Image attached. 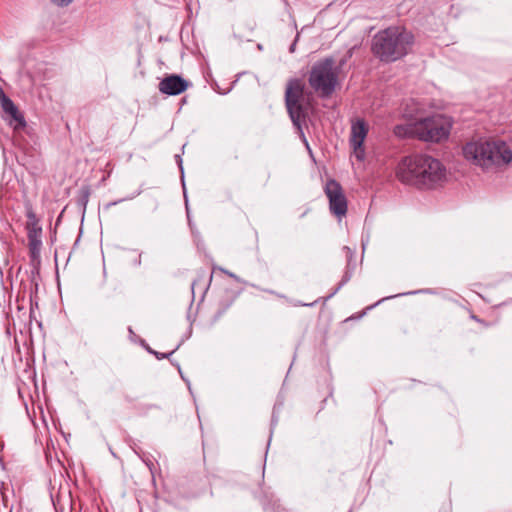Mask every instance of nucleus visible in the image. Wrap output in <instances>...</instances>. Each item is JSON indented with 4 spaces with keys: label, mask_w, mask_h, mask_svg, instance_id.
Instances as JSON below:
<instances>
[{
    "label": "nucleus",
    "mask_w": 512,
    "mask_h": 512,
    "mask_svg": "<svg viewBox=\"0 0 512 512\" xmlns=\"http://www.w3.org/2000/svg\"><path fill=\"white\" fill-rule=\"evenodd\" d=\"M446 175L443 164L429 155L407 156L398 164L396 176L402 183L418 188H433L442 182Z\"/></svg>",
    "instance_id": "obj_1"
},
{
    "label": "nucleus",
    "mask_w": 512,
    "mask_h": 512,
    "mask_svg": "<svg viewBox=\"0 0 512 512\" xmlns=\"http://www.w3.org/2000/svg\"><path fill=\"white\" fill-rule=\"evenodd\" d=\"M464 158L483 169L502 167L512 161V150L503 141L477 140L463 147Z\"/></svg>",
    "instance_id": "obj_2"
},
{
    "label": "nucleus",
    "mask_w": 512,
    "mask_h": 512,
    "mask_svg": "<svg viewBox=\"0 0 512 512\" xmlns=\"http://www.w3.org/2000/svg\"><path fill=\"white\" fill-rule=\"evenodd\" d=\"M413 42L411 32L401 27H388L373 37L371 50L381 61L393 62L405 56Z\"/></svg>",
    "instance_id": "obj_3"
},
{
    "label": "nucleus",
    "mask_w": 512,
    "mask_h": 512,
    "mask_svg": "<svg viewBox=\"0 0 512 512\" xmlns=\"http://www.w3.org/2000/svg\"><path fill=\"white\" fill-rule=\"evenodd\" d=\"M310 95L305 91L302 79L291 78L285 89V106L294 126L301 129L306 119L307 107L310 105Z\"/></svg>",
    "instance_id": "obj_4"
},
{
    "label": "nucleus",
    "mask_w": 512,
    "mask_h": 512,
    "mask_svg": "<svg viewBox=\"0 0 512 512\" xmlns=\"http://www.w3.org/2000/svg\"><path fill=\"white\" fill-rule=\"evenodd\" d=\"M308 83L322 98L331 96L338 84L334 59L327 57L315 62L309 72Z\"/></svg>",
    "instance_id": "obj_5"
},
{
    "label": "nucleus",
    "mask_w": 512,
    "mask_h": 512,
    "mask_svg": "<svg viewBox=\"0 0 512 512\" xmlns=\"http://www.w3.org/2000/svg\"><path fill=\"white\" fill-rule=\"evenodd\" d=\"M451 123L442 115L416 120V138L425 142H440L450 134Z\"/></svg>",
    "instance_id": "obj_6"
},
{
    "label": "nucleus",
    "mask_w": 512,
    "mask_h": 512,
    "mask_svg": "<svg viewBox=\"0 0 512 512\" xmlns=\"http://www.w3.org/2000/svg\"><path fill=\"white\" fill-rule=\"evenodd\" d=\"M0 106L3 112L2 118L7 124L18 132L27 126V122L23 113L15 105V103L5 94L4 90L0 87Z\"/></svg>",
    "instance_id": "obj_7"
},
{
    "label": "nucleus",
    "mask_w": 512,
    "mask_h": 512,
    "mask_svg": "<svg viewBox=\"0 0 512 512\" xmlns=\"http://www.w3.org/2000/svg\"><path fill=\"white\" fill-rule=\"evenodd\" d=\"M325 194L329 199V209L333 215L342 218L347 213V199L341 185L336 180H328Z\"/></svg>",
    "instance_id": "obj_8"
},
{
    "label": "nucleus",
    "mask_w": 512,
    "mask_h": 512,
    "mask_svg": "<svg viewBox=\"0 0 512 512\" xmlns=\"http://www.w3.org/2000/svg\"><path fill=\"white\" fill-rule=\"evenodd\" d=\"M368 133V126L363 119H357L352 123L350 145L354 150V154L358 160H363L365 157V150L363 147L364 140Z\"/></svg>",
    "instance_id": "obj_9"
},
{
    "label": "nucleus",
    "mask_w": 512,
    "mask_h": 512,
    "mask_svg": "<svg viewBox=\"0 0 512 512\" xmlns=\"http://www.w3.org/2000/svg\"><path fill=\"white\" fill-rule=\"evenodd\" d=\"M188 88V82L179 75H169L159 83V91L166 95H179Z\"/></svg>",
    "instance_id": "obj_10"
},
{
    "label": "nucleus",
    "mask_w": 512,
    "mask_h": 512,
    "mask_svg": "<svg viewBox=\"0 0 512 512\" xmlns=\"http://www.w3.org/2000/svg\"><path fill=\"white\" fill-rule=\"evenodd\" d=\"M26 230L28 240H39L42 237V227L40 220L36 216L31 205L26 207Z\"/></svg>",
    "instance_id": "obj_11"
},
{
    "label": "nucleus",
    "mask_w": 512,
    "mask_h": 512,
    "mask_svg": "<svg viewBox=\"0 0 512 512\" xmlns=\"http://www.w3.org/2000/svg\"><path fill=\"white\" fill-rule=\"evenodd\" d=\"M394 134L399 138H416V121L409 124H399L394 127Z\"/></svg>",
    "instance_id": "obj_12"
},
{
    "label": "nucleus",
    "mask_w": 512,
    "mask_h": 512,
    "mask_svg": "<svg viewBox=\"0 0 512 512\" xmlns=\"http://www.w3.org/2000/svg\"><path fill=\"white\" fill-rule=\"evenodd\" d=\"M234 299L235 297L232 292H226L224 297L219 300L215 317L220 318L232 306Z\"/></svg>",
    "instance_id": "obj_13"
},
{
    "label": "nucleus",
    "mask_w": 512,
    "mask_h": 512,
    "mask_svg": "<svg viewBox=\"0 0 512 512\" xmlns=\"http://www.w3.org/2000/svg\"><path fill=\"white\" fill-rule=\"evenodd\" d=\"M28 247L30 252V257L32 260H36L40 256L41 248H42V240H28Z\"/></svg>",
    "instance_id": "obj_14"
},
{
    "label": "nucleus",
    "mask_w": 512,
    "mask_h": 512,
    "mask_svg": "<svg viewBox=\"0 0 512 512\" xmlns=\"http://www.w3.org/2000/svg\"><path fill=\"white\" fill-rule=\"evenodd\" d=\"M206 282V274L204 271H199L198 272V276H197V279H195L193 282H192V291H194L195 287L196 286H199L201 284H204Z\"/></svg>",
    "instance_id": "obj_15"
},
{
    "label": "nucleus",
    "mask_w": 512,
    "mask_h": 512,
    "mask_svg": "<svg viewBox=\"0 0 512 512\" xmlns=\"http://www.w3.org/2000/svg\"><path fill=\"white\" fill-rule=\"evenodd\" d=\"M51 1H52V3H54L55 5H57L59 7H66L70 3L73 2V0H51Z\"/></svg>",
    "instance_id": "obj_16"
},
{
    "label": "nucleus",
    "mask_w": 512,
    "mask_h": 512,
    "mask_svg": "<svg viewBox=\"0 0 512 512\" xmlns=\"http://www.w3.org/2000/svg\"><path fill=\"white\" fill-rule=\"evenodd\" d=\"M175 350L171 351L170 353H160V352H153V355L156 356L157 359H164L168 358L170 355L174 353Z\"/></svg>",
    "instance_id": "obj_17"
},
{
    "label": "nucleus",
    "mask_w": 512,
    "mask_h": 512,
    "mask_svg": "<svg viewBox=\"0 0 512 512\" xmlns=\"http://www.w3.org/2000/svg\"><path fill=\"white\" fill-rule=\"evenodd\" d=\"M348 280H349V276L346 274L344 276L343 280L340 282V284L336 288V291H338Z\"/></svg>",
    "instance_id": "obj_18"
},
{
    "label": "nucleus",
    "mask_w": 512,
    "mask_h": 512,
    "mask_svg": "<svg viewBox=\"0 0 512 512\" xmlns=\"http://www.w3.org/2000/svg\"><path fill=\"white\" fill-rule=\"evenodd\" d=\"M471 319H473L474 321H476L478 323L484 324V321L474 314L471 315Z\"/></svg>",
    "instance_id": "obj_19"
},
{
    "label": "nucleus",
    "mask_w": 512,
    "mask_h": 512,
    "mask_svg": "<svg viewBox=\"0 0 512 512\" xmlns=\"http://www.w3.org/2000/svg\"><path fill=\"white\" fill-rule=\"evenodd\" d=\"M212 277H213L212 274L208 278L206 277V280L208 281V284H207V287H205V290H208V287H209V285H210V283L212 281Z\"/></svg>",
    "instance_id": "obj_20"
},
{
    "label": "nucleus",
    "mask_w": 512,
    "mask_h": 512,
    "mask_svg": "<svg viewBox=\"0 0 512 512\" xmlns=\"http://www.w3.org/2000/svg\"><path fill=\"white\" fill-rule=\"evenodd\" d=\"M144 347H145V348H146V350H147L149 353H151V354H153V352H155L154 350H152V349H151L149 346H147V345H144Z\"/></svg>",
    "instance_id": "obj_21"
},
{
    "label": "nucleus",
    "mask_w": 512,
    "mask_h": 512,
    "mask_svg": "<svg viewBox=\"0 0 512 512\" xmlns=\"http://www.w3.org/2000/svg\"><path fill=\"white\" fill-rule=\"evenodd\" d=\"M117 203H118V202L108 203V204L106 205V208H109V207H111L112 205H115V204H117Z\"/></svg>",
    "instance_id": "obj_22"
},
{
    "label": "nucleus",
    "mask_w": 512,
    "mask_h": 512,
    "mask_svg": "<svg viewBox=\"0 0 512 512\" xmlns=\"http://www.w3.org/2000/svg\"><path fill=\"white\" fill-rule=\"evenodd\" d=\"M294 49H295V43H293V44L291 45V47H290V52H293V51H294Z\"/></svg>",
    "instance_id": "obj_23"
},
{
    "label": "nucleus",
    "mask_w": 512,
    "mask_h": 512,
    "mask_svg": "<svg viewBox=\"0 0 512 512\" xmlns=\"http://www.w3.org/2000/svg\"><path fill=\"white\" fill-rule=\"evenodd\" d=\"M219 270H221L222 272L227 273L229 276H233V274H232V273H228L227 271H225V270H224V269H222V268H219Z\"/></svg>",
    "instance_id": "obj_24"
},
{
    "label": "nucleus",
    "mask_w": 512,
    "mask_h": 512,
    "mask_svg": "<svg viewBox=\"0 0 512 512\" xmlns=\"http://www.w3.org/2000/svg\"><path fill=\"white\" fill-rule=\"evenodd\" d=\"M314 303H311V304H307V303H301L300 305L301 306H312Z\"/></svg>",
    "instance_id": "obj_25"
},
{
    "label": "nucleus",
    "mask_w": 512,
    "mask_h": 512,
    "mask_svg": "<svg viewBox=\"0 0 512 512\" xmlns=\"http://www.w3.org/2000/svg\"><path fill=\"white\" fill-rule=\"evenodd\" d=\"M177 158L179 159V164L181 165L182 159L179 156H177Z\"/></svg>",
    "instance_id": "obj_26"
}]
</instances>
